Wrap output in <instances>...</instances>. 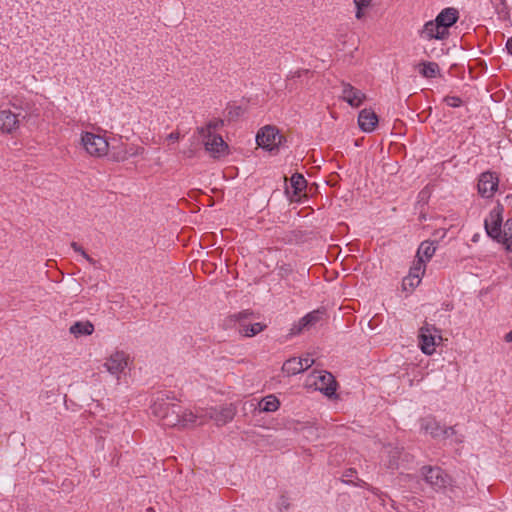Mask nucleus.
<instances>
[{"label": "nucleus", "mask_w": 512, "mask_h": 512, "mask_svg": "<svg viewBox=\"0 0 512 512\" xmlns=\"http://www.w3.org/2000/svg\"><path fill=\"white\" fill-rule=\"evenodd\" d=\"M153 415L163 421L164 426L175 427L179 424L182 407L164 398H157L151 406Z\"/></svg>", "instance_id": "nucleus-1"}, {"label": "nucleus", "mask_w": 512, "mask_h": 512, "mask_svg": "<svg viewBox=\"0 0 512 512\" xmlns=\"http://www.w3.org/2000/svg\"><path fill=\"white\" fill-rule=\"evenodd\" d=\"M306 386L320 391L327 397H332L336 393L337 382L327 371H313L306 379Z\"/></svg>", "instance_id": "nucleus-2"}, {"label": "nucleus", "mask_w": 512, "mask_h": 512, "mask_svg": "<svg viewBox=\"0 0 512 512\" xmlns=\"http://www.w3.org/2000/svg\"><path fill=\"white\" fill-rule=\"evenodd\" d=\"M80 141L84 150L92 157L101 158L108 153L109 143L101 135L92 132H82Z\"/></svg>", "instance_id": "nucleus-3"}, {"label": "nucleus", "mask_w": 512, "mask_h": 512, "mask_svg": "<svg viewBox=\"0 0 512 512\" xmlns=\"http://www.w3.org/2000/svg\"><path fill=\"white\" fill-rule=\"evenodd\" d=\"M418 338L420 349L426 355H432L442 341L440 330L427 323L420 328Z\"/></svg>", "instance_id": "nucleus-4"}, {"label": "nucleus", "mask_w": 512, "mask_h": 512, "mask_svg": "<svg viewBox=\"0 0 512 512\" xmlns=\"http://www.w3.org/2000/svg\"><path fill=\"white\" fill-rule=\"evenodd\" d=\"M282 138L276 127L267 125L257 133L256 142L264 149L273 150L281 144Z\"/></svg>", "instance_id": "nucleus-5"}, {"label": "nucleus", "mask_w": 512, "mask_h": 512, "mask_svg": "<svg viewBox=\"0 0 512 512\" xmlns=\"http://www.w3.org/2000/svg\"><path fill=\"white\" fill-rule=\"evenodd\" d=\"M504 208L502 205L497 204L495 206L487 219H485L484 226L487 234L493 238V239H500L502 237V230H501V224H502V214H503Z\"/></svg>", "instance_id": "nucleus-6"}, {"label": "nucleus", "mask_w": 512, "mask_h": 512, "mask_svg": "<svg viewBox=\"0 0 512 512\" xmlns=\"http://www.w3.org/2000/svg\"><path fill=\"white\" fill-rule=\"evenodd\" d=\"M499 178L495 173L484 172L478 181V192L484 198H491L498 189Z\"/></svg>", "instance_id": "nucleus-7"}, {"label": "nucleus", "mask_w": 512, "mask_h": 512, "mask_svg": "<svg viewBox=\"0 0 512 512\" xmlns=\"http://www.w3.org/2000/svg\"><path fill=\"white\" fill-rule=\"evenodd\" d=\"M216 425L223 426L232 421L236 415V407L233 404L225 405L220 408H210L206 414Z\"/></svg>", "instance_id": "nucleus-8"}, {"label": "nucleus", "mask_w": 512, "mask_h": 512, "mask_svg": "<svg viewBox=\"0 0 512 512\" xmlns=\"http://www.w3.org/2000/svg\"><path fill=\"white\" fill-rule=\"evenodd\" d=\"M323 313L324 312L319 309L309 312L304 317H302L297 323L292 325L289 334L298 335L304 330L311 329L322 319Z\"/></svg>", "instance_id": "nucleus-9"}, {"label": "nucleus", "mask_w": 512, "mask_h": 512, "mask_svg": "<svg viewBox=\"0 0 512 512\" xmlns=\"http://www.w3.org/2000/svg\"><path fill=\"white\" fill-rule=\"evenodd\" d=\"M422 475L425 481L434 489H440L447 485L448 477L439 467H423Z\"/></svg>", "instance_id": "nucleus-10"}, {"label": "nucleus", "mask_w": 512, "mask_h": 512, "mask_svg": "<svg viewBox=\"0 0 512 512\" xmlns=\"http://www.w3.org/2000/svg\"><path fill=\"white\" fill-rule=\"evenodd\" d=\"M104 367L110 374L118 378L119 375L127 367L126 354L120 351L114 352L113 354L110 355L109 358H107L106 362L104 363Z\"/></svg>", "instance_id": "nucleus-11"}, {"label": "nucleus", "mask_w": 512, "mask_h": 512, "mask_svg": "<svg viewBox=\"0 0 512 512\" xmlns=\"http://www.w3.org/2000/svg\"><path fill=\"white\" fill-rule=\"evenodd\" d=\"M19 127V114H15L11 110L0 111V132L4 134H13L19 129Z\"/></svg>", "instance_id": "nucleus-12"}, {"label": "nucleus", "mask_w": 512, "mask_h": 512, "mask_svg": "<svg viewBox=\"0 0 512 512\" xmlns=\"http://www.w3.org/2000/svg\"><path fill=\"white\" fill-rule=\"evenodd\" d=\"M448 35L449 31L444 30L436 20L426 22L420 32V36L426 40H443L447 38Z\"/></svg>", "instance_id": "nucleus-13"}, {"label": "nucleus", "mask_w": 512, "mask_h": 512, "mask_svg": "<svg viewBox=\"0 0 512 512\" xmlns=\"http://www.w3.org/2000/svg\"><path fill=\"white\" fill-rule=\"evenodd\" d=\"M342 98L352 107H359L364 100L366 95L359 89L353 87L349 83L342 84Z\"/></svg>", "instance_id": "nucleus-14"}, {"label": "nucleus", "mask_w": 512, "mask_h": 512, "mask_svg": "<svg viewBox=\"0 0 512 512\" xmlns=\"http://www.w3.org/2000/svg\"><path fill=\"white\" fill-rule=\"evenodd\" d=\"M203 145L205 150L214 158L221 157L228 150L227 143L220 135L213 136V139H206Z\"/></svg>", "instance_id": "nucleus-15"}, {"label": "nucleus", "mask_w": 512, "mask_h": 512, "mask_svg": "<svg viewBox=\"0 0 512 512\" xmlns=\"http://www.w3.org/2000/svg\"><path fill=\"white\" fill-rule=\"evenodd\" d=\"M422 427L425 429L426 432H428L434 438H438V437L448 438L455 433L453 427L442 428L439 425V423H437L433 419L424 420Z\"/></svg>", "instance_id": "nucleus-16"}, {"label": "nucleus", "mask_w": 512, "mask_h": 512, "mask_svg": "<svg viewBox=\"0 0 512 512\" xmlns=\"http://www.w3.org/2000/svg\"><path fill=\"white\" fill-rule=\"evenodd\" d=\"M358 124L362 131L372 132L378 124V116L371 109H363L358 115Z\"/></svg>", "instance_id": "nucleus-17"}, {"label": "nucleus", "mask_w": 512, "mask_h": 512, "mask_svg": "<svg viewBox=\"0 0 512 512\" xmlns=\"http://www.w3.org/2000/svg\"><path fill=\"white\" fill-rule=\"evenodd\" d=\"M459 18V12L456 8L448 7L443 9L435 18L439 25L448 30L449 27L454 25Z\"/></svg>", "instance_id": "nucleus-18"}, {"label": "nucleus", "mask_w": 512, "mask_h": 512, "mask_svg": "<svg viewBox=\"0 0 512 512\" xmlns=\"http://www.w3.org/2000/svg\"><path fill=\"white\" fill-rule=\"evenodd\" d=\"M69 332L76 338L89 336L94 332V325L90 321H77L70 326Z\"/></svg>", "instance_id": "nucleus-19"}, {"label": "nucleus", "mask_w": 512, "mask_h": 512, "mask_svg": "<svg viewBox=\"0 0 512 512\" xmlns=\"http://www.w3.org/2000/svg\"><path fill=\"white\" fill-rule=\"evenodd\" d=\"M267 325L261 322L247 324L245 322L240 323L239 333L244 337H253L266 329Z\"/></svg>", "instance_id": "nucleus-20"}, {"label": "nucleus", "mask_w": 512, "mask_h": 512, "mask_svg": "<svg viewBox=\"0 0 512 512\" xmlns=\"http://www.w3.org/2000/svg\"><path fill=\"white\" fill-rule=\"evenodd\" d=\"M435 251L436 246L434 245V242L424 241L420 244L417 250L416 259H424L426 263L433 257Z\"/></svg>", "instance_id": "nucleus-21"}, {"label": "nucleus", "mask_w": 512, "mask_h": 512, "mask_svg": "<svg viewBox=\"0 0 512 512\" xmlns=\"http://www.w3.org/2000/svg\"><path fill=\"white\" fill-rule=\"evenodd\" d=\"M282 371L287 376H292L303 372V362L298 358H290L284 362Z\"/></svg>", "instance_id": "nucleus-22"}, {"label": "nucleus", "mask_w": 512, "mask_h": 512, "mask_svg": "<svg viewBox=\"0 0 512 512\" xmlns=\"http://www.w3.org/2000/svg\"><path fill=\"white\" fill-rule=\"evenodd\" d=\"M440 72L439 65L435 62H421L419 64V73L424 78H434Z\"/></svg>", "instance_id": "nucleus-23"}, {"label": "nucleus", "mask_w": 512, "mask_h": 512, "mask_svg": "<svg viewBox=\"0 0 512 512\" xmlns=\"http://www.w3.org/2000/svg\"><path fill=\"white\" fill-rule=\"evenodd\" d=\"M497 241L501 242L507 251L512 252V219L506 221L504 230L502 231V237L497 239Z\"/></svg>", "instance_id": "nucleus-24"}, {"label": "nucleus", "mask_w": 512, "mask_h": 512, "mask_svg": "<svg viewBox=\"0 0 512 512\" xmlns=\"http://www.w3.org/2000/svg\"><path fill=\"white\" fill-rule=\"evenodd\" d=\"M279 406L280 402L274 395L264 397L259 403L260 410L264 412H274L279 408Z\"/></svg>", "instance_id": "nucleus-25"}, {"label": "nucleus", "mask_w": 512, "mask_h": 512, "mask_svg": "<svg viewBox=\"0 0 512 512\" xmlns=\"http://www.w3.org/2000/svg\"><path fill=\"white\" fill-rule=\"evenodd\" d=\"M426 271V264L424 259H416L413 262V265L410 267L409 274L412 275V278H420L422 279L423 275Z\"/></svg>", "instance_id": "nucleus-26"}, {"label": "nucleus", "mask_w": 512, "mask_h": 512, "mask_svg": "<svg viewBox=\"0 0 512 512\" xmlns=\"http://www.w3.org/2000/svg\"><path fill=\"white\" fill-rule=\"evenodd\" d=\"M197 418V414H194L192 411L182 409V412L180 413V421L178 426L188 427L194 425L196 423Z\"/></svg>", "instance_id": "nucleus-27"}, {"label": "nucleus", "mask_w": 512, "mask_h": 512, "mask_svg": "<svg viewBox=\"0 0 512 512\" xmlns=\"http://www.w3.org/2000/svg\"><path fill=\"white\" fill-rule=\"evenodd\" d=\"M389 461H388V467L389 468H398L399 466V458L401 455V450L398 447H389L387 449Z\"/></svg>", "instance_id": "nucleus-28"}, {"label": "nucleus", "mask_w": 512, "mask_h": 512, "mask_svg": "<svg viewBox=\"0 0 512 512\" xmlns=\"http://www.w3.org/2000/svg\"><path fill=\"white\" fill-rule=\"evenodd\" d=\"M373 0H354V5L356 7L355 17L360 20L365 16V10L369 8L372 4Z\"/></svg>", "instance_id": "nucleus-29"}, {"label": "nucleus", "mask_w": 512, "mask_h": 512, "mask_svg": "<svg viewBox=\"0 0 512 512\" xmlns=\"http://www.w3.org/2000/svg\"><path fill=\"white\" fill-rule=\"evenodd\" d=\"M421 282L420 278H412V275L408 274L402 281V288L404 291H413Z\"/></svg>", "instance_id": "nucleus-30"}, {"label": "nucleus", "mask_w": 512, "mask_h": 512, "mask_svg": "<svg viewBox=\"0 0 512 512\" xmlns=\"http://www.w3.org/2000/svg\"><path fill=\"white\" fill-rule=\"evenodd\" d=\"M291 184L295 192H300L306 187V180L301 174H294L291 177Z\"/></svg>", "instance_id": "nucleus-31"}, {"label": "nucleus", "mask_w": 512, "mask_h": 512, "mask_svg": "<svg viewBox=\"0 0 512 512\" xmlns=\"http://www.w3.org/2000/svg\"><path fill=\"white\" fill-rule=\"evenodd\" d=\"M197 133L200 135L202 143H205L206 139H213V136H218L216 131L211 130L209 127L202 126L197 128Z\"/></svg>", "instance_id": "nucleus-32"}, {"label": "nucleus", "mask_w": 512, "mask_h": 512, "mask_svg": "<svg viewBox=\"0 0 512 512\" xmlns=\"http://www.w3.org/2000/svg\"><path fill=\"white\" fill-rule=\"evenodd\" d=\"M112 158L115 161L123 162L128 159L125 146L113 147Z\"/></svg>", "instance_id": "nucleus-33"}, {"label": "nucleus", "mask_w": 512, "mask_h": 512, "mask_svg": "<svg viewBox=\"0 0 512 512\" xmlns=\"http://www.w3.org/2000/svg\"><path fill=\"white\" fill-rule=\"evenodd\" d=\"M71 247L73 248V250H74L75 252H77V253L81 254V255H82V257H83L84 259H86L90 264L95 265L96 261H95L93 258H91V257H90L86 252H85V250H84L81 246H79L76 242H72V243H71Z\"/></svg>", "instance_id": "nucleus-34"}, {"label": "nucleus", "mask_w": 512, "mask_h": 512, "mask_svg": "<svg viewBox=\"0 0 512 512\" xmlns=\"http://www.w3.org/2000/svg\"><path fill=\"white\" fill-rule=\"evenodd\" d=\"M125 150H126L128 158L132 157V156L140 155L144 152V149L142 147H138V146H125Z\"/></svg>", "instance_id": "nucleus-35"}, {"label": "nucleus", "mask_w": 512, "mask_h": 512, "mask_svg": "<svg viewBox=\"0 0 512 512\" xmlns=\"http://www.w3.org/2000/svg\"><path fill=\"white\" fill-rule=\"evenodd\" d=\"M223 125L224 121L222 119H213L206 124L207 127L216 132L220 130L223 127Z\"/></svg>", "instance_id": "nucleus-36"}, {"label": "nucleus", "mask_w": 512, "mask_h": 512, "mask_svg": "<svg viewBox=\"0 0 512 512\" xmlns=\"http://www.w3.org/2000/svg\"><path fill=\"white\" fill-rule=\"evenodd\" d=\"M250 315H252V312H250L249 310H245V311H242V312L232 315V319L235 321H239V324H240V323L244 322L243 320L248 318Z\"/></svg>", "instance_id": "nucleus-37"}, {"label": "nucleus", "mask_w": 512, "mask_h": 512, "mask_svg": "<svg viewBox=\"0 0 512 512\" xmlns=\"http://www.w3.org/2000/svg\"><path fill=\"white\" fill-rule=\"evenodd\" d=\"M445 102L450 107H459L462 101L458 97L448 96L445 98Z\"/></svg>", "instance_id": "nucleus-38"}, {"label": "nucleus", "mask_w": 512, "mask_h": 512, "mask_svg": "<svg viewBox=\"0 0 512 512\" xmlns=\"http://www.w3.org/2000/svg\"><path fill=\"white\" fill-rule=\"evenodd\" d=\"M298 360H301L303 362V371L308 369L314 363V360L309 356H306L304 358H298Z\"/></svg>", "instance_id": "nucleus-39"}, {"label": "nucleus", "mask_w": 512, "mask_h": 512, "mask_svg": "<svg viewBox=\"0 0 512 512\" xmlns=\"http://www.w3.org/2000/svg\"><path fill=\"white\" fill-rule=\"evenodd\" d=\"M183 154H184V156H186L187 158H193V157L195 156V154H196V151H195V149H193V148H189V149H187V150H184V151H183Z\"/></svg>", "instance_id": "nucleus-40"}, {"label": "nucleus", "mask_w": 512, "mask_h": 512, "mask_svg": "<svg viewBox=\"0 0 512 512\" xmlns=\"http://www.w3.org/2000/svg\"><path fill=\"white\" fill-rule=\"evenodd\" d=\"M180 138V134L178 132H172L167 136V140L169 141H178Z\"/></svg>", "instance_id": "nucleus-41"}, {"label": "nucleus", "mask_w": 512, "mask_h": 512, "mask_svg": "<svg viewBox=\"0 0 512 512\" xmlns=\"http://www.w3.org/2000/svg\"><path fill=\"white\" fill-rule=\"evenodd\" d=\"M506 49L509 54L512 55V38H509L506 42Z\"/></svg>", "instance_id": "nucleus-42"}, {"label": "nucleus", "mask_w": 512, "mask_h": 512, "mask_svg": "<svg viewBox=\"0 0 512 512\" xmlns=\"http://www.w3.org/2000/svg\"><path fill=\"white\" fill-rule=\"evenodd\" d=\"M504 341L507 343H512V330L505 334Z\"/></svg>", "instance_id": "nucleus-43"}, {"label": "nucleus", "mask_w": 512, "mask_h": 512, "mask_svg": "<svg viewBox=\"0 0 512 512\" xmlns=\"http://www.w3.org/2000/svg\"><path fill=\"white\" fill-rule=\"evenodd\" d=\"M445 234H446V231H444V230H443V231H441V237H444V236H445Z\"/></svg>", "instance_id": "nucleus-44"}, {"label": "nucleus", "mask_w": 512, "mask_h": 512, "mask_svg": "<svg viewBox=\"0 0 512 512\" xmlns=\"http://www.w3.org/2000/svg\"><path fill=\"white\" fill-rule=\"evenodd\" d=\"M510 266L512 268V256L510 257Z\"/></svg>", "instance_id": "nucleus-45"}]
</instances>
